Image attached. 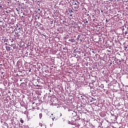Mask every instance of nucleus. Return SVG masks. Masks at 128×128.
<instances>
[{"label":"nucleus","instance_id":"14","mask_svg":"<svg viewBox=\"0 0 128 128\" xmlns=\"http://www.w3.org/2000/svg\"><path fill=\"white\" fill-rule=\"evenodd\" d=\"M16 12H20V10H18V8H16Z\"/></svg>","mask_w":128,"mask_h":128},{"label":"nucleus","instance_id":"29","mask_svg":"<svg viewBox=\"0 0 128 128\" xmlns=\"http://www.w3.org/2000/svg\"><path fill=\"white\" fill-rule=\"evenodd\" d=\"M101 12H104V11L102 10Z\"/></svg>","mask_w":128,"mask_h":128},{"label":"nucleus","instance_id":"20","mask_svg":"<svg viewBox=\"0 0 128 128\" xmlns=\"http://www.w3.org/2000/svg\"><path fill=\"white\" fill-rule=\"evenodd\" d=\"M54 118H52V120H54Z\"/></svg>","mask_w":128,"mask_h":128},{"label":"nucleus","instance_id":"7","mask_svg":"<svg viewBox=\"0 0 128 128\" xmlns=\"http://www.w3.org/2000/svg\"><path fill=\"white\" fill-rule=\"evenodd\" d=\"M39 118L40 119H41L42 118V114L40 113L39 114Z\"/></svg>","mask_w":128,"mask_h":128},{"label":"nucleus","instance_id":"31","mask_svg":"<svg viewBox=\"0 0 128 128\" xmlns=\"http://www.w3.org/2000/svg\"><path fill=\"white\" fill-rule=\"evenodd\" d=\"M125 48H128V47H125Z\"/></svg>","mask_w":128,"mask_h":128},{"label":"nucleus","instance_id":"26","mask_svg":"<svg viewBox=\"0 0 128 128\" xmlns=\"http://www.w3.org/2000/svg\"><path fill=\"white\" fill-rule=\"evenodd\" d=\"M4 74V72H2V74Z\"/></svg>","mask_w":128,"mask_h":128},{"label":"nucleus","instance_id":"37","mask_svg":"<svg viewBox=\"0 0 128 128\" xmlns=\"http://www.w3.org/2000/svg\"><path fill=\"white\" fill-rule=\"evenodd\" d=\"M78 4H80V2H78Z\"/></svg>","mask_w":128,"mask_h":128},{"label":"nucleus","instance_id":"2","mask_svg":"<svg viewBox=\"0 0 128 128\" xmlns=\"http://www.w3.org/2000/svg\"><path fill=\"white\" fill-rule=\"evenodd\" d=\"M86 106V104H82L80 105V108H84V107Z\"/></svg>","mask_w":128,"mask_h":128},{"label":"nucleus","instance_id":"24","mask_svg":"<svg viewBox=\"0 0 128 128\" xmlns=\"http://www.w3.org/2000/svg\"><path fill=\"white\" fill-rule=\"evenodd\" d=\"M92 52L93 54H96V52H95L94 51H92Z\"/></svg>","mask_w":128,"mask_h":128},{"label":"nucleus","instance_id":"12","mask_svg":"<svg viewBox=\"0 0 128 128\" xmlns=\"http://www.w3.org/2000/svg\"><path fill=\"white\" fill-rule=\"evenodd\" d=\"M68 12L69 14H72V12H74V11H72V10H68Z\"/></svg>","mask_w":128,"mask_h":128},{"label":"nucleus","instance_id":"5","mask_svg":"<svg viewBox=\"0 0 128 128\" xmlns=\"http://www.w3.org/2000/svg\"><path fill=\"white\" fill-rule=\"evenodd\" d=\"M42 26V24L40 22L37 23V24H36V26Z\"/></svg>","mask_w":128,"mask_h":128},{"label":"nucleus","instance_id":"30","mask_svg":"<svg viewBox=\"0 0 128 128\" xmlns=\"http://www.w3.org/2000/svg\"><path fill=\"white\" fill-rule=\"evenodd\" d=\"M40 126H42V124H41V125H40Z\"/></svg>","mask_w":128,"mask_h":128},{"label":"nucleus","instance_id":"15","mask_svg":"<svg viewBox=\"0 0 128 128\" xmlns=\"http://www.w3.org/2000/svg\"><path fill=\"white\" fill-rule=\"evenodd\" d=\"M78 52L76 51V49L74 50V52Z\"/></svg>","mask_w":128,"mask_h":128},{"label":"nucleus","instance_id":"18","mask_svg":"<svg viewBox=\"0 0 128 128\" xmlns=\"http://www.w3.org/2000/svg\"><path fill=\"white\" fill-rule=\"evenodd\" d=\"M92 100H96L94 98H92Z\"/></svg>","mask_w":128,"mask_h":128},{"label":"nucleus","instance_id":"23","mask_svg":"<svg viewBox=\"0 0 128 128\" xmlns=\"http://www.w3.org/2000/svg\"><path fill=\"white\" fill-rule=\"evenodd\" d=\"M122 30H124V28H122Z\"/></svg>","mask_w":128,"mask_h":128},{"label":"nucleus","instance_id":"35","mask_svg":"<svg viewBox=\"0 0 128 128\" xmlns=\"http://www.w3.org/2000/svg\"><path fill=\"white\" fill-rule=\"evenodd\" d=\"M53 114H52V116H53Z\"/></svg>","mask_w":128,"mask_h":128},{"label":"nucleus","instance_id":"34","mask_svg":"<svg viewBox=\"0 0 128 128\" xmlns=\"http://www.w3.org/2000/svg\"><path fill=\"white\" fill-rule=\"evenodd\" d=\"M20 82H22V80H20Z\"/></svg>","mask_w":128,"mask_h":128},{"label":"nucleus","instance_id":"27","mask_svg":"<svg viewBox=\"0 0 128 128\" xmlns=\"http://www.w3.org/2000/svg\"><path fill=\"white\" fill-rule=\"evenodd\" d=\"M74 6H76V3L74 4Z\"/></svg>","mask_w":128,"mask_h":128},{"label":"nucleus","instance_id":"17","mask_svg":"<svg viewBox=\"0 0 128 128\" xmlns=\"http://www.w3.org/2000/svg\"><path fill=\"white\" fill-rule=\"evenodd\" d=\"M50 24H54V21H52V20L50 21Z\"/></svg>","mask_w":128,"mask_h":128},{"label":"nucleus","instance_id":"9","mask_svg":"<svg viewBox=\"0 0 128 128\" xmlns=\"http://www.w3.org/2000/svg\"><path fill=\"white\" fill-rule=\"evenodd\" d=\"M8 42V40L6 39L2 40V42Z\"/></svg>","mask_w":128,"mask_h":128},{"label":"nucleus","instance_id":"32","mask_svg":"<svg viewBox=\"0 0 128 128\" xmlns=\"http://www.w3.org/2000/svg\"><path fill=\"white\" fill-rule=\"evenodd\" d=\"M102 88H104V85H103V84L102 85Z\"/></svg>","mask_w":128,"mask_h":128},{"label":"nucleus","instance_id":"11","mask_svg":"<svg viewBox=\"0 0 128 128\" xmlns=\"http://www.w3.org/2000/svg\"><path fill=\"white\" fill-rule=\"evenodd\" d=\"M20 122H21V124H24V120H22V118L20 120Z\"/></svg>","mask_w":128,"mask_h":128},{"label":"nucleus","instance_id":"3","mask_svg":"<svg viewBox=\"0 0 128 128\" xmlns=\"http://www.w3.org/2000/svg\"><path fill=\"white\" fill-rule=\"evenodd\" d=\"M69 42H76V40L74 38H71L69 40Z\"/></svg>","mask_w":128,"mask_h":128},{"label":"nucleus","instance_id":"28","mask_svg":"<svg viewBox=\"0 0 128 128\" xmlns=\"http://www.w3.org/2000/svg\"><path fill=\"white\" fill-rule=\"evenodd\" d=\"M70 16H72V14H70Z\"/></svg>","mask_w":128,"mask_h":128},{"label":"nucleus","instance_id":"25","mask_svg":"<svg viewBox=\"0 0 128 128\" xmlns=\"http://www.w3.org/2000/svg\"><path fill=\"white\" fill-rule=\"evenodd\" d=\"M32 72V70H31V69H30V70H29V72Z\"/></svg>","mask_w":128,"mask_h":128},{"label":"nucleus","instance_id":"6","mask_svg":"<svg viewBox=\"0 0 128 128\" xmlns=\"http://www.w3.org/2000/svg\"><path fill=\"white\" fill-rule=\"evenodd\" d=\"M80 34H79L78 36V38H77V40H80Z\"/></svg>","mask_w":128,"mask_h":128},{"label":"nucleus","instance_id":"1","mask_svg":"<svg viewBox=\"0 0 128 128\" xmlns=\"http://www.w3.org/2000/svg\"><path fill=\"white\" fill-rule=\"evenodd\" d=\"M68 112H70V114H71L73 118L74 116H76V112L75 111L68 109Z\"/></svg>","mask_w":128,"mask_h":128},{"label":"nucleus","instance_id":"16","mask_svg":"<svg viewBox=\"0 0 128 128\" xmlns=\"http://www.w3.org/2000/svg\"><path fill=\"white\" fill-rule=\"evenodd\" d=\"M84 24H88V21L86 20V22H84Z\"/></svg>","mask_w":128,"mask_h":128},{"label":"nucleus","instance_id":"4","mask_svg":"<svg viewBox=\"0 0 128 128\" xmlns=\"http://www.w3.org/2000/svg\"><path fill=\"white\" fill-rule=\"evenodd\" d=\"M6 50H8V52L10 50V46H6Z\"/></svg>","mask_w":128,"mask_h":128},{"label":"nucleus","instance_id":"10","mask_svg":"<svg viewBox=\"0 0 128 128\" xmlns=\"http://www.w3.org/2000/svg\"><path fill=\"white\" fill-rule=\"evenodd\" d=\"M68 124H74V122H70V121H68Z\"/></svg>","mask_w":128,"mask_h":128},{"label":"nucleus","instance_id":"8","mask_svg":"<svg viewBox=\"0 0 128 128\" xmlns=\"http://www.w3.org/2000/svg\"><path fill=\"white\" fill-rule=\"evenodd\" d=\"M4 24V21L0 20V26Z\"/></svg>","mask_w":128,"mask_h":128},{"label":"nucleus","instance_id":"21","mask_svg":"<svg viewBox=\"0 0 128 128\" xmlns=\"http://www.w3.org/2000/svg\"><path fill=\"white\" fill-rule=\"evenodd\" d=\"M18 28V30H20V28H18V27H17V28Z\"/></svg>","mask_w":128,"mask_h":128},{"label":"nucleus","instance_id":"13","mask_svg":"<svg viewBox=\"0 0 128 128\" xmlns=\"http://www.w3.org/2000/svg\"><path fill=\"white\" fill-rule=\"evenodd\" d=\"M48 90H49L50 92H52V89L48 88Z\"/></svg>","mask_w":128,"mask_h":128},{"label":"nucleus","instance_id":"22","mask_svg":"<svg viewBox=\"0 0 128 128\" xmlns=\"http://www.w3.org/2000/svg\"><path fill=\"white\" fill-rule=\"evenodd\" d=\"M80 42H82V40L80 39Z\"/></svg>","mask_w":128,"mask_h":128},{"label":"nucleus","instance_id":"19","mask_svg":"<svg viewBox=\"0 0 128 128\" xmlns=\"http://www.w3.org/2000/svg\"><path fill=\"white\" fill-rule=\"evenodd\" d=\"M106 22H108L109 21L106 19Z\"/></svg>","mask_w":128,"mask_h":128},{"label":"nucleus","instance_id":"33","mask_svg":"<svg viewBox=\"0 0 128 128\" xmlns=\"http://www.w3.org/2000/svg\"><path fill=\"white\" fill-rule=\"evenodd\" d=\"M6 44L8 45V43H6Z\"/></svg>","mask_w":128,"mask_h":128},{"label":"nucleus","instance_id":"36","mask_svg":"<svg viewBox=\"0 0 128 128\" xmlns=\"http://www.w3.org/2000/svg\"><path fill=\"white\" fill-rule=\"evenodd\" d=\"M32 104H34V102H33Z\"/></svg>","mask_w":128,"mask_h":128}]
</instances>
